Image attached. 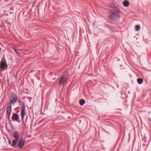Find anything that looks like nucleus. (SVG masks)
I'll list each match as a JSON object with an SVG mask.
<instances>
[{
  "mask_svg": "<svg viewBox=\"0 0 151 151\" xmlns=\"http://www.w3.org/2000/svg\"><path fill=\"white\" fill-rule=\"evenodd\" d=\"M25 106L23 103L22 104L21 107V116L22 121H23L24 117L25 115Z\"/></svg>",
  "mask_w": 151,
  "mask_h": 151,
  "instance_id": "obj_5",
  "label": "nucleus"
},
{
  "mask_svg": "<svg viewBox=\"0 0 151 151\" xmlns=\"http://www.w3.org/2000/svg\"><path fill=\"white\" fill-rule=\"evenodd\" d=\"M66 82L67 80L66 76L64 75H63L60 78L59 84L60 85H64Z\"/></svg>",
  "mask_w": 151,
  "mask_h": 151,
  "instance_id": "obj_6",
  "label": "nucleus"
},
{
  "mask_svg": "<svg viewBox=\"0 0 151 151\" xmlns=\"http://www.w3.org/2000/svg\"><path fill=\"white\" fill-rule=\"evenodd\" d=\"M144 140L145 142L146 140V139L145 138H144L142 139V140Z\"/></svg>",
  "mask_w": 151,
  "mask_h": 151,
  "instance_id": "obj_17",
  "label": "nucleus"
},
{
  "mask_svg": "<svg viewBox=\"0 0 151 151\" xmlns=\"http://www.w3.org/2000/svg\"><path fill=\"white\" fill-rule=\"evenodd\" d=\"M12 136L15 139L13 140V144L11 145V146L13 147H14V146L17 144L19 138V135L18 132L16 130L14 131L12 134Z\"/></svg>",
  "mask_w": 151,
  "mask_h": 151,
  "instance_id": "obj_2",
  "label": "nucleus"
},
{
  "mask_svg": "<svg viewBox=\"0 0 151 151\" xmlns=\"http://www.w3.org/2000/svg\"><path fill=\"white\" fill-rule=\"evenodd\" d=\"M137 80L138 83L139 84H142L143 83V80L142 78H138Z\"/></svg>",
  "mask_w": 151,
  "mask_h": 151,
  "instance_id": "obj_12",
  "label": "nucleus"
},
{
  "mask_svg": "<svg viewBox=\"0 0 151 151\" xmlns=\"http://www.w3.org/2000/svg\"><path fill=\"white\" fill-rule=\"evenodd\" d=\"M12 118L13 120L17 121L19 119L18 114H14L12 116Z\"/></svg>",
  "mask_w": 151,
  "mask_h": 151,
  "instance_id": "obj_9",
  "label": "nucleus"
},
{
  "mask_svg": "<svg viewBox=\"0 0 151 151\" xmlns=\"http://www.w3.org/2000/svg\"><path fill=\"white\" fill-rule=\"evenodd\" d=\"M129 1L127 0H125L123 2V5L126 7H128L129 6Z\"/></svg>",
  "mask_w": 151,
  "mask_h": 151,
  "instance_id": "obj_10",
  "label": "nucleus"
},
{
  "mask_svg": "<svg viewBox=\"0 0 151 151\" xmlns=\"http://www.w3.org/2000/svg\"><path fill=\"white\" fill-rule=\"evenodd\" d=\"M2 59H3V60H1L0 62V69L2 70L5 69L7 68L6 61L4 57L2 58Z\"/></svg>",
  "mask_w": 151,
  "mask_h": 151,
  "instance_id": "obj_3",
  "label": "nucleus"
},
{
  "mask_svg": "<svg viewBox=\"0 0 151 151\" xmlns=\"http://www.w3.org/2000/svg\"><path fill=\"white\" fill-rule=\"evenodd\" d=\"M14 50L17 54H19V53L17 52V50L16 48H14Z\"/></svg>",
  "mask_w": 151,
  "mask_h": 151,
  "instance_id": "obj_15",
  "label": "nucleus"
},
{
  "mask_svg": "<svg viewBox=\"0 0 151 151\" xmlns=\"http://www.w3.org/2000/svg\"><path fill=\"white\" fill-rule=\"evenodd\" d=\"M140 29V27L139 25H137L135 26V29L136 31H139Z\"/></svg>",
  "mask_w": 151,
  "mask_h": 151,
  "instance_id": "obj_13",
  "label": "nucleus"
},
{
  "mask_svg": "<svg viewBox=\"0 0 151 151\" xmlns=\"http://www.w3.org/2000/svg\"><path fill=\"white\" fill-rule=\"evenodd\" d=\"M10 99L11 104H15L17 102V95L14 93H12Z\"/></svg>",
  "mask_w": 151,
  "mask_h": 151,
  "instance_id": "obj_4",
  "label": "nucleus"
},
{
  "mask_svg": "<svg viewBox=\"0 0 151 151\" xmlns=\"http://www.w3.org/2000/svg\"><path fill=\"white\" fill-rule=\"evenodd\" d=\"M119 9L114 8L111 9L110 11V18L111 19H114L116 18L119 17Z\"/></svg>",
  "mask_w": 151,
  "mask_h": 151,
  "instance_id": "obj_1",
  "label": "nucleus"
},
{
  "mask_svg": "<svg viewBox=\"0 0 151 151\" xmlns=\"http://www.w3.org/2000/svg\"><path fill=\"white\" fill-rule=\"evenodd\" d=\"M25 141L23 138H21L18 143L19 148H22L25 145Z\"/></svg>",
  "mask_w": 151,
  "mask_h": 151,
  "instance_id": "obj_7",
  "label": "nucleus"
},
{
  "mask_svg": "<svg viewBox=\"0 0 151 151\" xmlns=\"http://www.w3.org/2000/svg\"><path fill=\"white\" fill-rule=\"evenodd\" d=\"M149 121H151V118H149Z\"/></svg>",
  "mask_w": 151,
  "mask_h": 151,
  "instance_id": "obj_18",
  "label": "nucleus"
},
{
  "mask_svg": "<svg viewBox=\"0 0 151 151\" xmlns=\"http://www.w3.org/2000/svg\"><path fill=\"white\" fill-rule=\"evenodd\" d=\"M7 114V117L8 118V120L9 121L10 119V116L11 114Z\"/></svg>",
  "mask_w": 151,
  "mask_h": 151,
  "instance_id": "obj_14",
  "label": "nucleus"
},
{
  "mask_svg": "<svg viewBox=\"0 0 151 151\" xmlns=\"http://www.w3.org/2000/svg\"><path fill=\"white\" fill-rule=\"evenodd\" d=\"M79 102L81 106H82L85 104V101L84 99H82L79 100Z\"/></svg>",
  "mask_w": 151,
  "mask_h": 151,
  "instance_id": "obj_11",
  "label": "nucleus"
},
{
  "mask_svg": "<svg viewBox=\"0 0 151 151\" xmlns=\"http://www.w3.org/2000/svg\"><path fill=\"white\" fill-rule=\"evenodd\" d=\"M19 103L20 104L21 103V101H19Z\"/></svg>",
  "mask_w": 151,
  "mask_h": 151,
  "instance_id": "obj_19",
  "label": "nucleus"
},
{
  "mask_svg": "<svg viewBox=\"0 0 151 151\" xmlns=\"http://www.w3.org/2000/svg\"><path fill=\"white\" fill-rule=\"evenodd\" d=\"M12 110V105L11 103H9L8 104L7 109L6 110V114H11Z\"/></svg>",
  "mask_w": 151,
  "mask_h": 151,
  "instance_id": "obj_8",
  "label": "nucleus"
},
{
  "mask_svg": "<svg viewBox=\"0 0 151 151\" xmlns=\"http://www.w3.org/2000/svg\"><path fill=\"white\" fill-rule=\"evenodd\" d=\"M9 143L10 145H11V141L9 139L8 140Z\"/></svg>",
  "mask_w": 151,
  "mask_h": 151,
  "instance_id": "obj_16",
  "label": "nucleus"
}]
</instances>
